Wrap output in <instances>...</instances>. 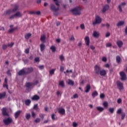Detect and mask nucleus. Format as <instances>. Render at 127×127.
Segmentation results:
<instances>
[{
    "label": "nucleus",
    "instance_id": "1",
    "mask_svg": "<svg viewBox=\"0 0 127 127\" xmlns=\"http://www.w3.org/2000/svg\"><path fill=\"white\" fill-rule=\"evenodd\" d=\"M23 14L20 12V11H18L16 12L14 14L12 15L9 17V19H12L13 18H19V17H22Z\"/></svg>",
    "mask_w": 127,
    "mask_h": 127
},
{
    "label": "nucleus",
    "instance_id": "2",
    "mask_svg": "<svg viewBox=\"0 0 127 127\" xmlns=\"http://www.w3.org/2000/svg\"><path fill=\"white\" fill-rule=\"evenodd\" d=\"M81 7H76L71 10V12L73 14H76L77 15H80L81 14Z\"/></svg>",
    "mask_w": 127,
    "mask_h": 127
},
{
    "label": "nucleus",
    "instance_id": "3",
    "mask_svg": "<svg viewBox=\"0 0 127 127\" xmlns=\"http://www.w3.org/2000/svg\"><path fill=\"white\" fill-rule=\"evenodd\" d=\"M102 22V18L99 16V15H96L95 17V20L92 22L93 25H96V24H99Z\"/></svg>",
    "mask_w": 127,
    "mask_h": 127
},
{
    "label": "nucleus",
    "instance_id": "4",
    "mask_svg": "<svg viewBox=\"0 0 127 127\" xmlns=\"http://www.w3.org/2000/svg\"><path fill=\"white\" fill-rule=\"evenodd\" d=\"M13 121L12 118L9 117L7 118H5L3 120V122L6 126H8L10 124H11Z\"/></svg>",
    "mask_w": 127,
    "mask_h": 127
},
{
    "label": "nucleus",
    "instance_id": "5",
    "mask_svg": "<svg viewBox=\"0 0 127 127\" xmlns=\"http://www.w3.org/2000/svg\"><path fill=\"white\" fill-rule=\"evenodd\" d=\"M101 66L100 65H95L94 67V71L96 75H100V72H101Z\"/></svg>",
    "mask_w": 127,
    "mask_h": 127
},
{
    "label": "nucleus",
    "instance_id": "6",
    "mask_svg": "<svg viewBox=\"0 0 127 127\" xmlns=\"http://www.w3.org/2000/svg\"><path fill=\"white\" fill-rule=\"evenodd\" d=\"M50 8L53 11H57L58 10H59V5L57 7H56L55 6V5L52 3L50 5Z\"/></svg>",
    "mask_w": 127,
    "mask_h": 127
},
{
    "label": "nucleus",
    "instance_id": "7",
    "mask_svg": "<svg viewBox=\"0 0 127 127\" xmlns=\"http://www.w3.org/2000/svg\"><path fill=\"white\" fill-rule=\"evenodd\" d=\"M119 74L120 75L121 80H122V81H125V80L127 79L126 73H125L124 71H121Z\"/></svg>",
    "mask_w": 127,
    "mask_h": 127
},
{
    "label": "nucleus",
    "instance_id": "8",
    "mask_svg": "<svg viewBox=\"0 0 127 127\" xmlns=\"http://www.w3.org/2000/svg\"><path fill=\"white\" fill-rule=\"evenodd\" d=\"M126 6V2H123L121 3L119 6H118V9L120 12H122L123 11V7H124Z\"/></svg>",
    "mask_w": 127,
    "mask_h": 127
},
{
    "label": "nucleus",
    "instance_id": "9",
    "mask_svg": "<svg viewBox=\"0 0 127 127\" xmlns=\"http://www.w3.org/2000/svg\"><path fill=\"white\" fill-rule=\"evenodd\" d=\"M126 24V23L125 22V21H119L117 23V26L118 27V28H120L122 27V26H124V25Z\"/></svg>",
    "mask_w": 127,
    "mask_h": 127
},
{
    "label": "nucleus",
    "instance_id": "10",
    "mask_svg": "<svg viewBox=\"0 0 127 127\" xmlns=\"http://www.w3.org/2000/svg\"><path fill=\"white\" fill-rule=\"evenodd\" d=\"M16 29H17V27L13 28V25H10V29L8 30V32L9 33H12V32H13V31H14L15 30H16Z\"/></svg>",
    "mask_w": 127,
    "mask_h": 127
},
{
    "label": "nucleus",
    "instance_id": "11",
    "mask_svg": "<svg viewBox=\"0 0 127 127\" xmlns=\"http://www.w3.org/2000/svg\"><path fill=\"white\" fill-rule=\"evenodd\" d=\"M117 84L118 88L120 90H123V89L124 88V85L123 84V83L121 82V81H117Z\"/></svg>",
    "mask_w": 127,
    "mask_h": 127
},
{
    "label": "nucleus",
    "instance_id": "12",
    "mask_svg": "<svg viewBox=\"0 0 127 127\" xmlns=\"http://www.w3.org/2000/svg\"><path fill=\"white\" fill-rule=\"evenodd\" d=\"M85 42L87 46L89 47L90 45V38L89 37L86 36L84 38Z\"/></svg>",
    "mask_w": 127,
    "mask_h": 127
},
{
    "label": "nucleus",
    "instance_id": "13",
    "mask_svg": "<svg viewBox=\"0 0 127 127\" xmlns=\"http://www.w3.org/2000/svg\"><path fill=\"white\" fill-rule=\"evenodd\" d=\"M22 112V111H21V110H18V111H16L14 113L15 118L17 119V118H18V117H19L20 114H21Z\"/></svg>",
    "mask_w": 127,
    "mask_h": 127
},
{
    "label": "nucleus",
    "instance_id": "14",
    "mask_svg": "<svg viewBox=\"0 0 127 127\" xmlns=\"http://www.w3.org/2000/svg\"><path fill=\"white\" fill-rule=\"evenodd\" d=\"M93 36L95 37V38H98L100 36V32L94 31L93 33Z\"/></svg>",
    "mask_w": 127,
    "mask_h": 127
},
{
    "label": "nucleus",
    "instance_id": "15",
    "mask_svg": "<svg viewBox=\"0 0 127 127\" xmlns=\"http://www.w3.org/2000/svg\"><path fill=\"white\" fill-rule=\"evenodd\" d=\"M24 74H26V71L24 68L22 69L18 72V75L19 76H21V75H24Z\"/></svg>",
    "mask_w": 127,
    "mask_h": 127
},
{
    "label": "nucleus",
    "instance_id": "16",
    "mask_svg": "<svg viewBox=\"0 0 127 127\" xmlns=\"http://www.w3.org/2000/svg\"><path fill=\"white\" fill-rule=\"evenodd\" d=\"M109 8H110V6H109V5L106 4L104 5L102 9V12H106V11L109 10Z\"/></svg>",
    "mask_w": 127,
    "mask_h": 127
},
{
    "label": "nucleus",
    "instance_id": "17",
    "mask_svg": "<svg viewBox=\"0 0 127 127\" xmlns=\"http://www.w3.org/2000/svg\"><path fill=\"white\" fill-rule=\"evenodd\" d=\"M39 99H40V97L37 95H35L31 98V100L33 101H38Z\"/></svg>",
    "mask_w": 127,
    "mask_h": 127
},
{
    "label": "nucleus",
    "instance_id": "18",
    "mask_svg": "<svg viewBox=\"0 0 127 127\" xmlns=\"http://www.w3.org/2000/svg\"><path fill=\"white\" fill-rule=\"evenodd\" d=\"M13 9H12L13 12H15L16 10H18V8H19V6L17 4H15L14 5Z\"/></svg>",
    "mask_w": 127,
    "mask_h": 127
},
{
    "label": "nucleus",
    "instance_id": "19",
    "mask_svg": "<svg viewBox=\"0 0 127 127\" xmlns=\"http://www.w3.org/2000/svg\"><path fill=\"white\" fill-rule=\"evenodd\" d=\"M58 112L59 114H61V115H64V114H65V109L62 108H60L58 109Z\"/></svg>",
    "mask_w": 127,
    "mask_h": 127
},
{
    "label": "nucleus",
    "instance_id": "20",
    "mask_svg": "<svg viewBox=\"0 0 127 127\" xmlns=\"http://www.w3.org/2000/svg\"><path fill=\"white\" fill-rule=\"evenodd\" d=\"M2 114L3 115L6 116V117H8V113H7V112H6V108H3L2 109Z\"/></svg>",
    "mask_w": 127,
    "mask_h": 127
},
{
    "label": "nucleus",
    "instance_id": "21",
    "mask_svg": "<svg viewBox=\"0 0 127 127\" xmlns=\"http://www.w3.org/2000/svg\"><path fill=\"white\" fill-rule=\"evenodd\" d=\"M107 74V70L105 69H101L99 72L100 76H105Z\"/></svg>",
    "mask_w": 127,
    "mask_h": 127
},
{
    "label": "nucleus",
    "instance_id": "22",
    "mask_svg": "<svg viewBox=\"0 0 127 127\" xmlns=\"http://www.w3.org/2000/svg\"><path fill=\"white\" fill-rule=\"evenodd\" d=\"M85 89V93H89V92H90V90H91V86H90V84H87Z\"/></svg>",
    "mask_w": 127,
    "mask_h": 127
},
{
    "label": "nucleus",
    "instance_id": "23",
    "mask_svg": "<svg viewBox=\"0 0 127 127\" xmlns=\"http://www.w3.org/2000/svg\"><path fill=\"white\" fill-rule=\"evenodd\" d=\"M26 72V74H29V73H31L32 71H33V68L32 67H29L25 69Z\"/></svg>",
    "mask_w": 127,
    "mask_h": 127
},
{
    "label": "nucleus",
    "instance_id": "24",
    "mask_svg": "<svg viewBox=\"0 0 127 127\" xmlns=\"http://www.w3.org/2000/svg\"><path fill=\"white\" fill-rule=\"evenodd\" d=\"M33 84L31 82H27L26 83V87L29 89L30 88H32L33 87Z\"/></svg>",
    "mask_w": 127,
    "mask_h": 127
},
{
    "label": "nucleus",
    "instance_id": "25",
    "mask_svg": "<svg viewBox=\"0 0 127 127\" xmlns=\"http://www.w3.org/2000/svg\"><path fill=\"white\" fill-rule=\"evenodd\" d=\"M40 48L41 52H43V51H44V49H45V45H44V43H43L40 44Z\"/></svg>",
    "mask_w": 127,
    "mask_h": 127
},
{
    "label": "nucleus",
    "instance_id": "26",
    "mask_svg": "<svg viewBox=\"0 0 127 127\" xmlns=\"http://www.w3.org/2000/svg\"><path fill=\"white\" fill-rule=\"evenodd\" d=\"M117 44L118 47H119V48H121L122 46H123V45L124 44V43H123V41L120 40L117 42Z\"/></svg>",
    "mask_w": 127,
    "mask_h": 127
},
{
    "label": "nucleus",
    "instance_id": "27",
    "mask_svg": "<svg viewBox=\"0 0 127 127\" xmlns=\"http://www.w3.org/2000/svg\"><path fill=\"white\" fill-rule=\"evenodd\" d=\"M5 95H6L5 92L0 93V100H1V99L4 98V97H5Z\"/></svg>",
    "mask_w": 127,
    "mask_h": 127
},
{
    "label": "nucleus",
    "instance_id": "28",
    "mask_svg": "<svg viewBox=\"0 0 127 127\" xmlns=\"http://www.w3.org/2000/svg\"><path fill=\"white\" fill-rule=\"evenodd\" d=\"M45 35H42L41 37V41L42 42V43H45Z\"/></svg>",
    "mask_w": 127,
    "mask_h": 127
},
{
    "label": "nucleus",
    "instance_id": "29",
    "mask_svg": "<svg viewBox=\"0 0 127 127\" xmlns=\"http://www.w3.org/2000/svg\"><path fill=\"white\" fill-rule=\"evenodd\" d=\"M67 84L68 85H70V86L74 85V81L71 79H68V81L67 82Z\"/></svg>",
    "mask_w": 127,
    "mask_h": 127
},
{
    "label": "nucleus",
    "instance_id": "30",
    "mask_svg": "<svg viewBox=\"0 0 127 127\" xmlns=\"http://www.w3.org/2000/svg\"><path fill=\"white\" fill-rule=\"evenodd\" d=\"M30 103H31V101L29 99L25 101V104L26 106H29V105H30Z\"/></svg>",
    "mask_w": 127,
    "mask_h": 127
},
{
    "label": "nucleus",
    "instance_id": "31",
    "mask_svg": "<svg viewBox=\"0 0 127 127\" xmlns=\"http://www.w3.org/2000/svg\"><path fill=\"white\" fill-rule=\"evenodd\" d=\"M12 12H13V11H12V9H10L9 10H7L6 12H5L4 14H11V13Z\"/></svg>",
    "mask_w": 127,
    "mask_h": 127
},
{
    "label": "nucleus",
    "instance_id": "32",
    "mask_svg": "<svg viewBox=\"0 0 127 127\" xmlns=\"http://www.w3.org/2000/svg\"><path fill=\"white\" fill-rule=\"evenodd\" d=\"M50 49L52 50V52H55V51H56V47L54 46H52L50 47Z\"/></svg>",
    "mask_w": 127,
    "mask_h": 127
},
{
    "label": "nucleus",
    "instance_id": "33",
    "mask_svg": "<svg viewBox=\"0 0 127 127\" xmlns=\"http://www.w3.org/2000/svg\"><path fill=\"white\" fill-rule=\"evenodd\" d=\"M59 85H60V86H61V87H64L65 86V84L64 83V81H63V80L60 81Z\"/></svg>",
    "mask_w": 127,
    "mask_h": 127
},
{
    "label": "nucleus",
    "instance_id": "34",
    "mask_svg": "<svg viewBox=\"0 0 127 127\" xmlns=\"http://www.w3.org/2000/svg\"><path fill=\"white\" fill-rule=\"evenodd\" d=\"M98 95V92L97 91H94L92 94V96L93 98H95Z\"/></svg>",
    "mask_w": 127,
    "mask_h": 127
},
{
    "label": "nucleus",
    "instance_id": "35",
    "mask_svg": "<svg viewBox=\"0 0 127 127\" xmlns=\"http://www.w3.org/2000/svg\"><path fill=\"white\" fill-rule=\"evenodd\" d=\"M116 61L118 64L121 62V57L120 56H117L116 57Z\"/></svg>",
    "mask_w": 127,
    "mask_h": 127
},
{
    "label": "nucleus",
    "instance_id": "36",
    "mask_svg": "<svg viewBox=\"0 0 127 127\" xmlns=\"http://www.w3.org/2000/svg\"><path fill=\"white\" fill-rule=\"evenodd\" d=\"M59 57L61 61H64V60H65V58L64 57V56H63V55H60Z\"/></svg>",
    "mask_w": 127,
    "mask_h": 127
},
{
    "label": "nucleus",
    "instance_id": "37",
    "mask_svg": "<svg viewBox=\"0 0 127 127\" xmlns=\"http://www.w3.org/2000/svg\"><path fill=\"white\" fill-rule=\"evenodd\" d=\"M96 109L98 111H99V112H102V111L104 110V108L101 107H97Z\"/></svg>",
    "mask_w": 127,
    "mask_h": 127
},
{
    "label": "nucleus",
    "instance_id": "38",
    "mask_svg": "<svg viewBox=\"0 0 127 127\" xmlns=\"http://www.w3.org/2000/svg\"><path fill=\"white\" fill-rule=\"evenodd\" d=\"M30 117H31V115L29 113H27L26 114L25 118L26 119H27V120H29V119H30Z\"/></svg>",
    "mask_w": 127,
    "mask_h": 127
},
{
    "label": "nucleus",
    "instance_id": "39",
    "mask_svg": "<svg viewBox=\"0 0 127 127\" xmlns=\"http://www.w3.org/2000/svg\"><path fill=\"white\" fill-rule=\"evenodd\" d=\"M114 111H115V109H114V108H110L109 109V111L110 112V113H111V114H113Z\"/></svg>",
    "mask_w": 127,
    "mask_h": 127
},
{
    "label": "nucleus",
    "instance_id": "40",
    "mask_svg": "<svg viewBox=\"0 0 127 127\" xmlns=\"http://www.w3.org/2000/svg\"><path fill=\"white\" fill-rule=\"evenodd\" d=\"M33 109L35 110V111H38V105L35 104L34 105L33 107Z\"/></svg>",
    "mask_w": 127,
    "mask_h": 127
},
{
    "label": "nucleus",
    "instance_id": "41",
    "mask_svg": "<svg viewBox=\"0 0 127 127\" xmlns=\"http://www.w3.org/2000/svg\"><path fill=\"white\" fill-rule=\"evenodd\" d=\"M31 36V34H27L25 35V38H26V39H28V38H29V37H30Z\"/></svg>",
    "mask_w": 127,
    "mask_h": 127
},
{
    "label": "nucleus",
    "instance_id": "42",
    "mask_svg": "<svg viewBox=\"0 0 127 127\" xmlns=\"http://www.w3.org/2000/svg\"><path fill=\"white\" fill-rule=\"evenodd\" d=\"M38 68L40 69V70H44V65H39Z\"/></svg>",
    "mask_w": 127,
    "mask_h": 127
},
{
    "label": "nucleus",
    "instance_id": "43",
    "mask_svg": "<svg viewBox=\"0 0 127 127\" xmlns=\"http://www.w3.org/2000/svg\"><path fill=\"white\" fill-rule=\"evenodd\" d=\"M55 71V69H53L50 70V75H53L54 74V72Z\"/></svg>",
    "mask_w": 127,
    "mask_h": 127
},
{
    "label": "nucleus",
    "instance_id": "44",
    "mask_svg": "<svg viewBox=\"0 0 127 127\" xmlns=\"http://www.w3.org/2000/svg\"><path fill=\"white\" fill-rule=\"evenodd\" d=\"M103 106H104V107L105 108H107V107H108V102H104L103 103Z\"/></svg>",
    "mask_w": 127,
    "mask_h": 127
},
{
    "label": "nucleus",
    "instance_id": "45",
    "mask_svg": "<svg viewBox=\"0 0 127 127\" xmlns=\"http://www.w3.org/2000/svg\"><path fill=\"white\" fill-rule=\"evenodd\" d=\"M78 98V94H75L73 95L72 97H71V99H77Z\"/></svg>",
    "mask_w": 127,
    "mask_h": 127
},
{
    "label": "nucleus",
    "instance_id": "46",
    "mask_svg": "<svg viewBox=\"0 0 127 127\" xmlns=\"http://www.w3.org/2000/svg\"><path fill=\"white\" fill-rule=\"evenodd\" d=\"M53 1H56V5L57 6H59L60 4H59V2L58 1V0H53Z\"/></svg>",
    "mask_w": 127,
    "mask_h": 127
},
{
    "label": "nucleus",
    "instance_id": "47",
    "mask_svg": "<svg viewBox=\"0 0 127 127\" xmlns=\"http://www.w3.org/2000/svg\"><path fill=\"white\" fill-rule=\"evenodd\" d=\"M69 40L70 41H74V40H75V38L74 37V36H71L69 38Z\"/></svg>",
    "mask_w": 127,
    "mask_h": 127
},
{
    "label": "nucleus",
    "instance_id": "48",
    "mask_svg": "<svg viewBox=\"0 0 127 127\" xmlns=\"http://www.w3.org/2000/svg\"><path fill=\"white\" fill-rule=\"evenodd\" d=\"M7 47H8V45H2V49L4 50L6 49V48H7Z\"/></svg>",
    "mask_w": 127,
    "mask_h": 127
},
{
    "label": "nucleus",
    "instance_id": "49",
    "mask_svg": "<svg viewBox=\"0 0 127 127\" xmlns=\"http://www.w3.org/2000/svg\"><path fill=\"white\" fill-rule=\"evenodd\" d=\"M102 60L103 62H106L107 61V58L106 57H103Z\"/></svg>",
    "mask_w": 127,
    "mask_h": 127
},
{
    "label": "nucleus",
    "instance_id": "50",
    "mask_svg": "<svg viewBox=\"0 0 127 127\" xmlns=\"http://www.w3.org/2000/svg\"><path fill=\"white\" fill-rule=\"evenodd\" d=\"M80 28L82 30L85 29V25H84L83 24H81L80 25Z\"/></svg>",
    "mask_w": 127,
    "mask_h": 127
},
{
    "label": "nucleus",
    "instance_id": "51",
    "mask_svg": "<svg viewBox=\"0 0 127 127\" xmlns=\"http://www.w3.org/2000/svg\"><path fill=\"white\" fill-rule=\"evenodd\" d=\"M13 44L14 43L13 42L10 43V44H8V47H12V46H13Z\"/></svg>",
    "mask_w": 127,
    "mask_h": 127
},
{
    "label": "nucleus",
    "instance_id": "52",
    "mask_svg": "<svg viewBox=\"0 0 127 127\" xmlns=\"http://www.w3.org/2000/svg\"><path fill=\"white\" fill-rule=\"evenodd\" d=\"M35 62H39V58L36 57L34 59Z\"/></svg>",
    "mask_w": 127,
    "mask_h": 127
},
{
    "label": "nucleus",
    "instance_id": "53",
    "mask_svg": "<svg viewBox=\"0 0 127 127\" xmlns=\"http://www.w3.org/2000/svg\"><path fill=\"white\" fill-rule=\"evenodd\" d=\"M24 52L26 53V54H28V53H29V49L28 48L25 50Z\"/></svg>",
    "mask_w": 127,
    "mask_h": 127
},
{
    "label": "nucleus",
    "instance_id": "54",
    "mask_svg": "<svg viewBox=\"0 0 127 127\" xmlns=\"http://www.w3.org/2000/svg\"><path fill=\"white\" fill-rule=\"evenodd\" d=\"M112 47V44H111L110 43H108L107 44H106V47Z\"/></svg>",
    "mask_w": 127,
    "mask_h": 127
},
{
    "label": "nucleus",
    "instance_id": "55",
    "mask_svg": "<svg viewBox=\"0 0 127 127\" xmlns=\"http://www.w3.org/2000/svg\"><path fill=\"white\" fill-rule=\"evenodd\" d=\"M126 116V114L124 113H122V120H124L125 119V117Z\"/></svg>",
    "mask_w": 127,
    "mask_h": 127
},
{
    "label": "nucleus",
    "instance_id": "56",
    "mask_svg": "<svg viewBox=\"0 0 127 127\" xmlns=\"http://www.w3.org/2000/svg\"><path fill=\"white\" fill-rule=\"evenodd\" d=\"M117 103H118V104H121L122 103V99L119 98L117 100Z\"/></svg>",
    "mask_w": 127,
    "mask_h": 127
},
{
    "label": "nucleus",
    "instance_id": "57",
    "mask_svg": "<svg viewBox=\"0 0 127 127\" xmlns=\"http://www.w3.org/2000/svg\"><path fill=\"white\" fill-rule=\"evenodd\" d=\"M35 123H40V119L39 118H37L35 120Z\"/></svg>",
    "mask_w": 127,
    "mask_h": 127
},
{
    "label": "nucleus",
    "instance_id": "58",
    "mask_svg": "<svg viewBox=\"0 0 127 127\" xmlns=\"http://www.w3.org/2000/svg\"><path fill=\"white\" fill-rule=\"evenodd\" d=\"M3 87L4 88H6V89H8V86L7 85V83H5L3 84Z\"/></svg>",
    "mask_w": 127,
    "mask_h": 127
},
{
    "label": "nucleus",
    "instance_id": "59",
    "mask_svg": "<svg viewBox=\"0 0 127 127\" xmlns=\"http://www.w3.org/2000/svg\"><path fill=\"white\" fill-rule=\"evenodd\" d=\"M105 97V94L101 93L100 94V98L101 99H104V98Z\"/></svg>",
    "mask_w": 127,
    "mask_h": 127
},
{
    "label": "nucleus",
    "instance_id": "60",
    "mask_svg": "<svg viewBox=\"0 0 127 127\" xmlns=\"http://www.w3.org/2000/svg\"><path fill=\"white\" fill-rule=\"evenodd\" d=\"M35 116H36V114H35L34 112L32 111V117H33V118H35Z\"/></svg>",
    "mask_w": 127,
    "mask_h": 127
},
{
    "label": "nucleus",
    "instance_id": "61",
    "mask_svg": "<svg viewBox=\"0 0 127 127\" xmlns=\"http://www.w3.org/2000/svg\"><path fill=\"white\" fill-rule=\"evenodd\" d=\"M72 126L74 127H77V126H78V124L76 123L73 122L72 124Z\"/></svg>",
    "mask_w": 127,
    "mask_h": 127
},
{
    "label": "nucleus",
    "instance_id": "62",
    "mask_svg": "<svg viewBox=\"0 0 127 127\" xmlns=\"http://www.w3.org/2000/svg\"><path fill=\"white\" fill-rule=\"evenodd\" d=\"M60 71L61 72H63V71H64V67L63 66H61Z\"/></svg>",
    "mask_w": 127,
    "mask_h": 127
},
{
    "label": "nucleus",
    "instance_id": "63",
    "mask_svg": "<svg viewBox=\"0 0 127 127\" xmlns=\"http://www.w3.org/2000/svg\"><path fill=\"white\" fill-rule=\"evenodd\" d=\"M90 49H91L92 50H95V47H94V46L93 45H91L90 46Z\"/></svg>",
    "mask_w": 127,
    "mask_h": 127
},
{
    "label": "nucleus",
    "instance_id": "64",
    "mask_svg": "<svg viewBox=\"0 0 127 127\" xmlns=\"http://www.w3.org/2000/svg\"><path fill=\"white\" fill-rule=\"evenodd\" d=\"M121 113H122V109H119L117 111V114H121Z\"/></svg>",
    "mask_w": 127,
    "mask_h": 127
}]
</instances>
